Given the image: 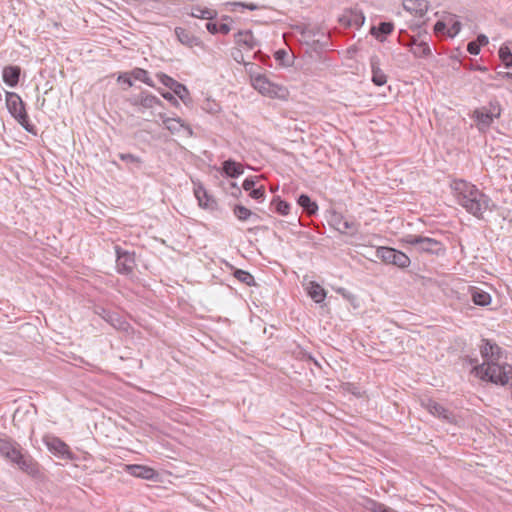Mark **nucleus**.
Returning a JSON list of instances; mask_svg holds the SVG:
<instances>
[{
  "instance_id": "7c9ffc66",
  "label": "nucleus",
  "mask_w": 512,
  "mask_h": 512,
  "mask_svg": "<svg viewBox=\"0 0 512 512\" xmlns=\"http://www.w3.org/2000/svg\"><path fill=\"white\" fill-rule=\"evenodd\" d=\"M411 52L417 58H427L432 55L431 48L426 40H415Z\"/></svg>"
},
{
  "instance_id": "e2e57ef3",
  "label": "nucleus",
  "mask_w": 512,
  "mask_h": 512,
  "mask_svg": "<svg viewBox=\"0 0 512 512\" xmlns=\"http://www.w3.org/2000/svg\"><path fill=\"white\" fill-rule=\"evenodd\" d=\"M206 29L208 30L209 33L216 34L218 33V24L215 22H207Z\"/></svg>"
},
{
  "instance_id": "aec40b11",
  "label": "nucleus",
  "mask_w": 512,
  "mask_h": 512,
  "mask_svg": "<svg viewBox=\"0 0 512 512\" xmlns=\"http://www.w3.org/2000/svg\"><path fill=\"white\" fill-rule=\"evenodd\" d=\"M21 67L18 65H7L2 70L3 82L9 87H16L20 81Z\"/></svg>"
},
{
  "instance_id": "052dcab7",
  "label": "nucleus",
  "mask_w": 512,
  "mask_h": 512,
  "mask_svg": "<svg viewBox=\"0 0 512 512\" xmlns=\"http://www.w3.org/2000/svg\"><path fill=\"white\" fill-rule=\"evenodd\" d=\"M491 78L492 79L503 78V79H508V80L512 81V73L511 72L498 71V72H496V75L492 76Z\"/></svg>"
},
{
  "instance_id": "58836bf2",
  "label": "nucleus",
  "mask_w": 512,
  "mask_h": 512,
  "mask_svg": "<svg viewBox=\"0 0 512 512\" xmlns=\"http://www.w3.org/2000/svg\"><path fill=\"white\" fill-rule=\"evenodd\" d=\"M365 508L370 512H397L385 504L373 499H367Z\"/></svg>"
},
{
  "instance_id": "bf43d9fd",
  "label": "nucleus",
  "mask_w": 512,
  "mask_h": 512,
  "mask_svg": "<svg viewBox=\"0 0 512 512\" xmlns=\"http://www.w3.org/2000/svg\"><path fill=\"white\" fill-rule=\"evenodd\" d=\"M230 194L234 197H238L241 195V189L238 187V185L235 182H230Z\"/></svg>"
},
{
  "instance_id": "4468645a",
  "label": "nucleus",
  "mask_w": 512,
  "mask_h": 512,
  "mask_svg": "<svg viewBox=\"0 0 512 512\" xmlns=\"http://www.w3.org/2000/svg\"><path fill=\"white\" fill-rule=\"evenodd\" d=\"M158 116L162 120L165 128L172 134L178 133L180 128H184L188 136L193 135L191 126L186 124L180 117H168L165 113H159Z\"/></svg>"
},
{
  "instance_id": "774afa93",
  "label": "nucleus",
  "mask_w": 512,
  "mask_h": 512,
  "mask_svg": "<svg viewBox=\"0 0 512 512\" xmlns=\"http://www.w3.org/2000/svg\"><path fill=\"white\" fill-rule=\"evenodd\" d=\"M415 40H418V39L416 37H412L411 42L409 44L410 48L412 47V45H414Z\"/></svg>"
},
{
  "instance_id": "9b49d317",
  "label": "nucleus",
  "mask_w": 512,
  "mask_h": 512,
  "mask_svg": "<svg viewBox=\"0 0 512 512\" xmlns=\"http://www.w3.org/2000/svg\"><path fill=\"white\" fill-rule=\"evenodd\" d=\"M21 445L10 437L0 438V455L12 463L22 452Z\"/></svg>"
},
{
  "instance_id": "de8ad7c7",
  "label": "nucleus",
  "mask_w": 512,
  "mask_h": 512,
  "mask_svg": "<svg viewBox=\"0 0 512 512\" xmlns=\"http://www.w3.org/2000/svg\"><path fill=\"white\" fill-rule=\"evenodd\" d=\"M249 196L257 201H263L265 198V188L264 186L255 187L252 189L251 192H249Z\"/></svg>"
},
{
  "instance_id": "4c0bfd02",
  "label": "nucleus",
  "mask_w": 512,
  "mask_h": 512,
  "mask_svg": "<svg viewBox=\"0 0 512 512\" xmlns=\"http://www.w3.org/2000/svg\"><path fill=\"white\" fill-rule=\"evenodd\" d=\"M233 213L240 221H246L250 217H254L256 219L259 218L257 214L253 213L250 209L246 208L241 204H237L234 206Z\"/></svg>"
},
{
  "instance_id": "423d86ee",
  "label": "nucleus",
  "mask_w": 512,
  "mask_h": 512,
  "mask_svg": "<svg viewBox=\"0 0 512 512\" xmlns=\"http://www.w3.org/2000/svg\"><path fill=\"white\" fill-rule=\"evenodd\" d=\"M329 225L336 229L341 234H347L349 236H354L358 233L360 223L355 219H345L344 216L337 212L332 211L328 218Z\"/></svg>"
},
{
  "instance_id": "ea45409f",
  "label": "nucleus",
  "mask_w": 512,
  "mask_h": 512,
  "mask_svg": "<svg viewBox=\"0 0 512 512\" xmlns=\"http://www.w3.org/2000/svg\"><path fill=\"white\" fill-rule=\"evenodd\" d=\"M445 21L448 23L449 27V37L453 38L455 37L461 30L462 24L461 22L456 18L455 15H450L445 18Z\"/></svg>"
},
{
  "instance_id": "6ab92c4d",
  "label": "nucleus",
  "mask_w": 512,
  "mask_h": 512,
  "mask_svg": "<svg viewBox=\"0 0 512 512\" xmlns=\"http://www.w3.org/2000/svg\"><path fill=\"white\" fill-rule=\"evenodd\" d=\"M126 471L134 477L146 480H152L157 476L153 468L140 464L126 465Z\"/></svg>"
},
{
  "instance_id": "5fc2aeb1",
  "label": "nucleus",
  "mask_w": 512,
  "mask_h": 512,
  "mask_svg": "<svg viewBox=\"0 0 512 512\" xmlns=\"http://www.w3.org/2000/svg\"><path fill=\"white\" fill-rule=\"evenodd\" d=\"M480 49H481L480 44L477 43L476 41H470L467 44V51L471 55H478L480 53Z\"/></svg>"
},
{
  "instance_id": "2eb2a0df",
  "label": "nucleus",
  "mask_w": 512,
  "mask_h": 512,
  "mask_svg": "<svg viewBox=\"0 0 512 512\" xmlns=\"http://www.w3.org/2000/svg\"><path fill=\"white\" fill-rule=\"evenodd\" d=\"M45 444L51 453L61 456L63 458H72L69 446L60 438L54 436L48 437L47 439H45Z\"/></svg>"
},
{
  "instance_id": "37998d69",
  "label": "nucleus",
  "mask_w": 512,
  "mask_h": 512,
  "mask_svg": "<svg viewBox=\"0 0 512 512\" xmlns=\"http://www.w3.org/2000/svg\"><path fill=\"white\" fill-rule=\"evenodd\" d=\"M274 58L282 66L288 67L292 64L291 58L285 49H279V50L275 51Z\"/></svg>"
},
{
  "instance_id": "20e7f679",
  "label": "nucleus",
  "mask_w": 512,
  "mask_h": 512,
  "mask_svg": "<svg viewBox=\"0 0 512 512\" xmlns=\"http://www.w3.org/2000/svg\"><path fill=\"white\" fill-rule=\"evenodd\" d=\"M401 242L411 246L419 253L442 256L446 252L443 242L422 235L408 234L402 237Z\"/></svg>"
},
{
  "instance_id": "f8f14e48",
  "label": "nucleus",
  "mask_w": 512,
  "mask_h": 512,
  "mask_svg": "<svg viewBox=\"0 0 512 512\" xmlns=\"http://www.w3.org/2000/svg\"><path fill=\"white\" fill-rule=\"evenodd\" d=\"M365 19V15L362 10L352 8L344 12V14L339 18V22L346 28L355 27L356 29H359L364 25Z\"/></svg>"
},
{
  "instance_id": "c03bdc74",
  "label": "nucleus",
  "mask_w": 512,
  "mask_h": 512,
  "mask_svg": "<svg viewBox=\"0 0 512 512\" xmlns=\"http://www.w3.org/2000/svg\"><path fill=\"white\" fill-rule=\"evenodd\" d=\"M434 33L437 36H447L449 37V27L447 21L445 19L438 20L434 25Z\"/></svg>"
},
{
  "instance_id": "393cba45",
  "label": "nucleus",
  "mask_w": 512,
  "mask_h": 512,
  "mask_svg": "<svg viewBox=\"0 0 512 512\" xmlns=\"http://www.w3.org/2000/svg\"><path fill=\"white\" fill-rule=\"evenodd\" d=\"M297 204L308 217H312L318 212V204L307 194H300L297 198Z\"/></svg>"
},
{
  "instance_id": "603ef678",
  "label": "nucleus",
  "mask_w": 512,
  "mask_h": 512,
  "mask_svg": "<svg viewBox=\"0 0 512 512\" xmlns=\"http://www.w3.org/2000/svg\"><path fill=\"white\" fill-rule=\"evenodd\" d=\"M132 79H133V77L130 75V72H124L118 76L117 81L126 84L128 87H132L133 86Z\"/></svg>"
},
{
  "instance_id": "72a5a7b5",
  "label": "nucleus",
  "mask_w": 512,
  "mask_h": 512,
  "mask_svg": "<svg viewBox=\"0 0 512 512\" xmlns=\"http://www.w3.org/2000/svg\"><path fill=\"white\" fill-rule=\"evenodd\" d=\"M308 295L316 302L321 303L326 298V290L317 282H311L308 287Z\"/></svg>"
},
{
  "instance_id": "a19ab883",
  "label": "nucleus",
  "mask_w": 512,
  "mask_h": 512,
  "mask_svg": "<svg viewBox=\"0 0 512 512\" xmlns=\"http://www.w3.org/2000/svg\"><path fill=\"white\" fill-rule=\"evenodd\" d=\"M319 33V28L305 26L301 29V36L303 38V43L306 46H310L311 41L315 40L314 37Z\"/></svg>"
},
{
  "instance_id": "5701e85b",
  "label": "nucleus",
  "mask_w": 512,
  "mask_h": 512,
  "mask_svg": "<svg viewBox=\"0 0 512 512\" xmlns=\"http://www.w3.org/2000/svg\"><path fill=\"white\" fill-rule=\"evenodd\" d=\"M394 31V24L391 21L380 22L377 26L372 25L369 33L375 37L378 41L384 42L392 32Z\"/></svg>"
},
{
  "instance_id": "79ce46f5",
  "label": "nucleus",
  "mask_w": 512,
  "mask_h": 512,
  "mask_svg": "<svg viewBox=\"0 0 512 512\" xmlns=\"http://www.w3.org/2000/svg\"><path fill=\"white\" fill-rule=\"evenodd\" d=\"M344 299H346L354 308L359 307L358 298L356 295L348 291L347 289L340 287L336 290Z\"/></svg>"
},
{
  "instance_id": "a18cd8bd",
  "label": "nucleus",
  "mask_w": 512,
  "mask_h": 512,
  "mask_svg": "<svg viewBox=\"0 0 512 512\" xmlns=\"http://www.w3.org/2000/svg\"><path fill=\"white\" fill-rule=\"evenodd\" d=\"M174 94L178 96L186 105L189 101H191L189 90L184 84H181L180 87L174 91Z\"/></svg>"
},
{
  "instance_id": "1a4fd4ad",
  "label": "nucleus",
  "mask_w": 512,
  "mask_h": 512,
  "mask_svg": "<svg viewBox=\"0 0 512 512\" xmlns=\"http://www.w3.org/2000/svg\"><path fill=\"white\" fill-rule=\"evenodd\" d=\"M128 102L131 106L136 107L138 112H143L144 109H152L155 106H164L158 97L147 90H142L139 94L132 95L128 98Z\"/></svg>"
},
{
  "instance_id": "4d7b16f0",
  "label": "nucleus",
  "mask_w": 512,
  "mask_h": 512,
  "mask_svg": "<svg viewBox=\"0 0 512 512\" xmlns=\"http://www.w3.org/2000/svg\"><path fill=\"white\" fill-rule=\"evenodd\" d=\"M231 5H233L234 7H243L250 11H254V10L258 9V6L254 3L234 2Z\"/></svg>"
},
{
  "instance_id": "cd10ccee",
  "label": "nucleus",
  "mask_w": 512,
  "mask_h": 512,
  "mask_svg": "<svg viewBox=\"0 0 512 512\" xmlns=\"http://www.w3.org/2000/svg\"><path fill=\"white\" fill-rule=\"evenodd\" d=\"M474 118L477 121L479 130H484L490 127L493 120L495 119L487 108L477 109L474 111Z\"/></svg>"
},
{
  "instance_id": "6e6d98bb",
  "label": "nucleus",
  "mask_w": 512,
  "mask_h": 512,
  "mask_svg": "<svg viewBox=\"0 0 512 512\" xmlns=\"http://www.w3.org/2000/svg\"><path fill=\"white\" fill-rule=\"evenodd\" d=\"M156 77L159 79V81L164 85L166 86L167 88L169 87V85L172 83V80L173 78L168 76L167 74L163 73V72H158L156 74Z\"/></svg>"
},
{
  "instance_id": "13d9d810",
  "label": "nucleus",
  "mask_w": 512,
  "mask_h": 512,
  "mask_svg": "<svg viewBox=\"0 0 512 512\" xmlns=\"http://www.w3.org/2000/svg\"><path fill=\"white\" fill-rule=\"evenodd\" d=\"M232 57L233 59L237 62V63H243L245 64V61H244V56H243V53L240 49H236L235 51L232 52Z\"/></svg>"
},
{
  "instance_id": "f3484780",
  "label": "nucleus",
  "mask_w": 512,
  "mask_h": 512,
  "mask_svg": "<svg viewBox=\"0 0 512 512\" xmlns=\"http://www.w3.org/2000/svg\"><path fill=\"white\" fill-rule=\"evenodd\" d=\"M194 194L200 207L209 209L211 211L218 209V203L216 199L210 195L201 184L195 187Z\"/></svg>"
},
{
  "instance_id": "dca6fc26",
  "label": "nucleus",
  "mask_w": 512,
  "mask_h": 512,
  "mask_svg": "<svg viewBox=\"0 0 512 512\" xmlns=\"http://www.w3.org/2000/svg\"><path fill=\"white\" fill-rule=\"evenodd\" d=\"M402 6L411 15L423 18L428 11L429 2L428 0H403Z\"/></svg>"
},
{
  "instance_id": "2f4dec72",
  "label": "nucleus",
  "mask_w": 512,
  "mask_h": 512,
  "mask_svg": "<svg viewBox=\"0 0 512 512\" xmlns=\"http://www.w3.org/2000/svg\"><path fill=\"white\" fill-rule=\"evenodd\" d=\"M498 55L506 68H512V42L508 41L502 44L498 50Z\"/></svg>"
},
{
  "instance_id": "0eeeda50",
  "label": "nucleus",
  "mask_w": 512,
  "mask_h": 512,
  "mask_svg": "<svg viewBox=\"0 0 512 512\" xmlns=\"http://www.w3.org/2000/svg\"><path fill=\"white\" fill-rule=\"evenodd\" d=\"M12 464L33 478L41 477L40 464L25 449L12 461Z\"/></svg>"
},
{
  "instance_id": "a878e982",
  "label": "nucleus",
  "mask_w": 512,
  "mask_h": 512,
  "mask_svg": "<svg viewBox=\"0 0 512 512\" xmlns=\"http://www.w3.org/2000/svg\"><path fill=\"white\" fill-rule=\"evenodd\" d=\"M469 292L471 294L472 302L475 305L485 307L491 303V295L488 292L475 286H470Z\"/></svg>"
},
{
  "instance_id": "f704fd0d",
  "label": "nucleus",
  "mask_w": 512,
  "mask_h": 512,
  "mask_svg": "<svg viewBox=\"0 0 512 512\" xmlns=\"http://www.w3.org/2000/svg\"><path fill=\"white\" fill-rule=\"evenodd\" d=\"M130 75L133 79L141 81L146 85L155 88V83L149 76V72L143 68L136 67L130 71Z\"/></svg>"
},
{
  "instance_id": "c85d7f7f",
  "label": "nucleus",
  "mask_w": 512,
  "mask_h": 512,
  "mask_svg": "<svg viewBox=\"0 0 512 512\" xmlns=\"http://www.w3.org/2000/svg\"><path fill=\"white\" fill-rule=\"evenodd\" d=\"M175 35L177 40L188 47H193L194 45H198V38L195 37L190 31L182 27H176Z\"/></svg>"
},
{
  "instance_id": "4be33fe9",
  "label": "nucleus",
  "mask_w": 512,
  "mask_h": 512,
  "mask_svg": "<svg viewBox=\"0 0 512 512\" xmlns=\"http://www.w3.org/2000/svg\"><path fill=\"white\" fill-rule=\"evenodd\" d=\"M220 172L222 175L234 179L243 174L244 168L241 163L230 158L222 162Z\"/></svg>"
},
{
  "instance_id": "473e14b6",
  "label": "nucleus",
  "mask_w": 512,
  "mask_h": 512,
  "mask_svg": "<svg viewBox=\"0 0 512 512\" xmlns=\"http://www.w3.org/2000/svg\"><path fill=\"white\" fill-rule=\"evenodd\" d=\"M119 158L128 165V169L132 172L141 169L143 164V160L139 156L131 153H120Z\"/></svg>"
},
{
  "instance_id": "f03ea898",
  "label": "nucleus",
  "mask_w": 512,
  "mask_h": 512,
  "mask_svg": "<svg viewBox=\"0 0 512 512\" xmlns=\"http://www.w3.org/2000/svg\"><path fill=\"white\" fill-rule=\"evenodd\" d=\"M471 372L482 381L498 386H506L512 380V365L508 363L487 361L476 364Z\"/></svg>"
},
{
  "instance_id": "0e129e2a",
  "label": "nucleus",
  "mask_w": 512,
  "mask_h": 512,
  "mask_svg": "<svg viewBox=\"0 0 512 512\" xmlns=\"http://www.w3.org/2000/svg\"><path fill=\"white\" fill-rule=\"evenodd\" d=\"M477 43L480 44V47L481 46H485L488 44V38L487 36L483 35V34H480L478 37H477V40H476Z\"/></svg>"
},
{
  "instance_id": "9d476101",
  "label": "nucleus",
  "mask_w": 512,
  "mask_h": 512,
  "mask_svg": "<svg viewBox=\"0 0 512 512\" xmlns=\"http://www.w3.org/2000/svg\"><path fill=\"white\" fill-rule=\"evenodd\" d=\"M421 406L433 416L438 417L447 423H454L455 421V415L452 411L448 410L443 405L431 398L422 399Z\"/></svg>"
},
{
  "instance_id": "a211bd4d",
  "label": "nucleus",
  "mask_w": 512,
  "mask_h": 512,
  "mask_svg": "<svg viewBox=\"0 0 512 512\" xmlns=\"http://www.w3.org/2000/svg\"><path fill=\"white\" fill-rule=\"evenodd\" d=\"M371 67V81L375 86H383L387 83V76L384 71L380 68L381 61L377 55H372L369 59Z\"/></svg>"
},
{
  "instance_id": "39448f33",
  "label": "nucleus",
  "mask_w": 512,
  "mask_h": 512,
  "mask_svg": "<svg viewBox=\"0 0 512 512\" xmlns=\"http://www.w3.org/2000/svg\"><path fill=\"white\" fill-rule=\"evenodd\" d=\"M376 256L387 265L404 269L410 266V258L402 251L392 247L381 246L376 250Z\"/></svg>"
},
{
  "instance_id": "412c9836",
  "label": "nucleus",
  "mask_w": 512,
  "mask_h": 512,
  "mask_svg": "<svg viewBox=\"0 0 512 512\" xmlns=\"http://www.w3.org/2000/svg\"><path fill=\"white\" fill-rule=\"evenodd\" d=\"M234 40L239 47H243L246 50H253L258 46V40L255 39L251 30L238 31L234 35Z\"/></svg>"
},
{
  "instance_id": "69168bd1",
  "label": "nucleus",
  "mask_w": 512,
  "mask_h": 512,
  "mask_svg": "<svg viewBox=\"0 0 512 512\" xmlns=\"http://www.w3.org/2000/svg\"><path fill=\"white\" fill-rule=\"evenodd\" d=\"M181 84H182V83H180V82L176 81L175 79H173V80H172V83L169 85V87H168V88H169L170 90H172V92L174 93V91H175L176 89H178V88L180 87V85H181Z\"/></svg>"
},
{
  "instance_id": "864d4df0",
  "label": "nucleus",
  "mask_w": 512,
  "mask_h": 512,
  "mask_svg": "<svg viewBox=\"0 0 512 512\" xmlns=\"http://www.w3.org/2000/svg\"><path fill=\"white\" fill-rule=\"evenodd\" d=\"M256 177H248L243 181L242 187L245 191L251 192L255 188Z\"/></svg>"
},
{
  "instance_id": "b1692460",
  "label": "nucleus",
  "mask_w": 512,
  "mask_h": 512,
  "mask_svg": "<svg viewBox=\"0 0 512 512\" xmlns=\"http://www.w3.org/2000/svg\"><path fill=\"white\" fill-rule=\"evenodd\" d=\"M95 312L116 329H123L126 324L117 313L111 312L103 307H97Z\"/></svg>"
},
{
  "instance_id": "f257e3e1",
  "label": "nucleus",
  "mask_w": 512,
  "mask_h": 512,
  "mask_svg": "<svg viewBox=\"0 0 512 512\" xmlns=\"http://www.w3.org/2000/svg\"><path fill=\"white\" fill-rule=\"evenodd\" d=\"M454 190L458 203L477 218H482L483 213L491 210V206H493L491 198L469 182L456 181Z\"/></svg>"
},
{
  "instance_id": "3c124183",
  "label": "nucleus",
  "mask_w": 512,
  "mask_h": 512,
  "mask_svg": "<svg viewBox=\"0 0 512 512\" xmlns=\"http://www.w3.org/2000/svg\"><path fill=\"white\" fill-rule=\"evenodd\" d=\"M469 63H462L463 67L473 71L486 72L488 68L479 64H473L472 60L467 58Z\"/></svg>"
},
{
  "instance_id": "8fccbe9b",
  "label": "nucleus",
  "mask_w": 512,
  "mask_h": 512,
  "mask_svg": "<svg viewBox=\"0 0 512 512\" xmlns=\"http://www.w3.org/2000/svg\"><path fill=\"white\" fill-rule=\"evenodd\" d=\"M487 111L490 112V114L494 117V118H498L500 117V114H501V106L499 104L498 101H490L489 102V109H487Z\"/></svg>"
},
{
  "instance_id": "09e8293b",
  "label": "nucleus",
  "mask_w": 512,
  "mask_h": 512,
  "mask_svg": "<svg viewBox=\"0 0 512 512\" xmlns=\"http://www.w3.org/2000/svg\"><path fill=\"white\" fill-rule=\"evenodd\" d=\"M328 40L329 39L327 37L324 41H321L320 39L312 40L309 47L316 52L321 51L328 47Z\"/></svg>"
},
{
  "instance_id": "49530a36",
  "label": "nucleus",
  "mask_w": 512,
  "mask_h": 512,
  "mask_svg": "<svg viewBox=\"0 0 512 512\" xmlns=\"http://www.w3.org/2000/svg\"><path fill=\"white\" fill-rule=\"evenodd\" d=\"M157 90L161 94V96L165 100H167L171 105H173L176 108H178L180 106L179 101L176 99L174 93H171V92H168V91H164V90H162L160 88H158Z\"/></svg>"
},
{
  "instance_id": "7ed1b4c3",
  "label": "nucleus",
  "mask_w": 512,
  "mask_h": 512,
  "mask_svg": "<svg viewBox=\"0 0 512 512\" xmlns=\"http://www.w3.org/2000/svg\"><path fill=\"white\" fill-rule=\"evenodd\" d=\"M6 106L11 116L28 132L37 134V129L31 123L26 111V104L16 92H6Z\"/></svg>"
},
{
  "instance_id": "6e6552de",
  "label": "nucleus",
  "mask_w": 512,
  "mask_h": 512,
  "mask_svg": "<svg viewBox=\"0 0 512 512\" xmlns=\"http://www.w3.org/2000/svg\"><path fill=\"white\" fill-rule=\"evenodd\" d=\"M116 254V269L121 275H130L136 266V255L134 251L122 249L119 245L114 247Z\"/></svg>"
},
{
  "instance_id": "e433bc0d",
  "label": "nucleus",
  "mask_w": 512,
  "mask_h": 512,
  "mask_svg": "<svg viewBox=\"0 0 512 512\" xmlns=\"http://www.w3.org/2000/svg\"><path fill=\"white\" fill-rule=\"evenodd\" d=\"M271 206L276 213L282 216L288 215L291 208V205L287 201L282 200L279 196L273 198Z\"/></svg>"
},
{
  "instance_id": "ddd939ff",
  "label": "nucleus",
  "mask_w": 512,
  "mask_h": 512,
  "mask_svg": "<svg viewBox=\"0 0 512 512\" xmlns=\"http://www.w3.org/2000/svg\"><path fill=\"white\" fill-rule=\"evenodd\" d=\"M480 353L482 358L484 359V362H498L502 356V348L490 339H482Z\"/></svg>"
},
{
  "instance_id": "c9c22d12",
  "label": "nucleus",
  "mask_w": 512,
  "mask_h": 512,
  "mask_svg": "<svg viewBox=\"0 0 512 512\" xmlns=\"http://www.w3.org/2000/svg\"><path fill=\"white\" fill-rule=\"evenodd\" d=\"M232 275L241 283L246 284L247 286L256 285L254 276L243 269L233 268Z\"/></svg>"
},
{
  "instance_id": "c756f323",
  "label": "nucleus",
  "mask_w": 512,
  "mask_h": 512,
  "mask_svg": "<svg viewBox=\"0 0 512 512\" xmlns=\"http://www.w3.org/2000/svg\"><path fill=\"white\" fill-rule=\"evenodd\" d=\"M217 11L202 7L200 5H194L191 7V12L189 13L190 16L194 18H200V19H206V20H213L217 17Z\"/></svg>"
},
{
  "instance_id": "680f3d73",
  "label": "nucleus",
  "mask_w": 512,
  "mask_h": 512,
  "mask_svg": "<svg viewBox=\"0 0 512 512\" xmlns=\"http://www.w3.org/2000/svg\"><path fill=\"white\" fill-rule=\"evenodd\" d=\"M231 30V27L228 23H220L218 24V33H221V34H228Z\"/></svg>"
},
{
  "instance_id": "bb28decb",
  "label": "nucleus",
  "mask_w": 512,
  "mask_h": 512,
  "mask_svg": "<svg viewBox=\"0 0 512 512\" xmlns=\"http://www.w3.org/2000/svg\"><path fill=\"white\" fill-rule=\"evenodd\" d=\"M252 85L263 95L271 96L275 93L273 84L264 75H257L254 77L252 79Z\"/></svg>"
},
{
  "instance_id": "338daca9",
  "label": "nucleus",
  "mask_w": 512,
  "mask_h": 512,
  "mask_svg": "<svg viewBox=\"0 0 512 512\" xmlns=\"http://www.w3.org/2000/svg\"><path fill=\"white\" fill-rule=\"evenodd\" d=\"M45 102H46V99H45V98L40 99V98L38 97V99H37V103L39 104V108H43V107H44V105H45Z\"/></svg>"
}]
</instances>
